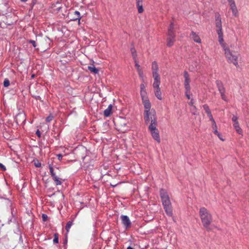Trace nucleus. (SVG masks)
Here are the masks:
<instances>
[{"instance_id": "nucleus-7", "label": "nucleus", "mask_w": 249, "mask_h": 249, "mask_svg": "<svg viewBox=\"0 0 249 249\" xmlns=\"http://www.w3.org/2000/svg\"><path fill=\"white\" fill-rule=\"evenodd\" d=\"M49 168L50 174L56 185H61L62 184V179L60 178V172H57L58 169L57 167H55V169L53 168L52 164H49Z\"/></svg>"}, {"instance_id": "nucleus-10", "label": "nucleus", "mask_w": 249, "mask_h": 249, "mask_svg": "<svg viewBox=\"0 0 249 249\" xmlns=\"http://www.w3.org/2000/svg\"><path fill=\"white\" fill-rule=\"evenodd\" d=\"M142 104L143 105L144 107V112H146V111L147 112L150 111V110H152L153 109H151V103L147 97V96H143L142 97Z\"/></svg>"}, {"instance_id": "nucleus-29", "label": "nucleus", "mask_w": 249, "mask_h": 249, "mask_svg": "<svg viewBox=\"0 0 249 249\" xmlns=\"http://www.w3.org/2000/svg\"><path fill=\"white\" fill-rule=\"evenodd\" d=\"M212 127L213 129V133L216 135H219V132H218L217 129L216 124H215V125H212Z\"/></svg>"}, {"instance_id": "nucleus-13", "label": "nucleus", "mask_w": 249, "mask_h": 249, "mask_svg": "<svg viewBox=\"0 0 249 249\" xmlns=\"http://www.w3.org/2000/svg\"><path fill=\"white\" fill-rule=\"evenodd\" d=\"M184 85L185 89L189 90V89H191V87H190V85L191 79H190V75H189L188 72L186 71H185L184 72Z\"/></svg>"}, {"instance_id": "nucleus-6", "label": "nucleus", "mask_w": 249, "mask_h": 249, "mask_svg": "<svg viewBox=\"0 0 249 249\" xmlns=\"http://www.w3.org/2000/svg\"><path fill=\"white\" fill-rule=\"evenodd\" d=\"M215 26L216 28V32L218 36V41L220 44H222L224 42L223 33L222 28L221 18L219 13H216L215 15Z\"/></svg>"}, {"instance_id": "nucleus-44", "label": "nucleus", "mask_w": 249, "mask_h": 249, "mask_svg": "<svg viewBox=\"0 0 249 249\" xmlns=\"http://www.w3.org/2000/svg\"><path fill=\"white\" fill-rule=\"evenodd\" d=\"M134 249V248H132V247H130V246H129V247H128L127 248V249Z\"/></svg>"}, {"instance_id": "nucleus-9", "label": "nucleus", "mask_w": 249, "mask_h": 249, "mask_svg": "<svg viewBox=\"0 0 249 249\" xmlns=\"http://www.w3.org/2000/svg\"><path fill=\"white\" fill-rule=\"evenodd\" d=\"M158 124L156 125H149L148 129L150 131L153 138L158 143L160 142V137L159 132L158 129L157 128Z\"/></svg>"}, {"instance_id": "nucleus-18", "label": "nucleus", "mask_w": 249, "mask_h": 249, "mask_svg": "<svg viewBox=\"0 0 249 249\" xmlns=\"http://www.w3.org/2000/svg\"><path fill=\"white\" fill-rule=\"evenodd\" d=\"M112 106L109 105L107 108L104 111V115L105 117H109L112 114Z\"/></svg>"}, {"instance_id": "nucleus-12", "label": "nucleus", "mask_w": 249, "mask_h": 249, "mask_svg": "<svg viewBox=\"0 0 249 249\" xmlns=\"http://www.w3.org/2000/svg\"><path fill=\"white\" fill-rule=\"evenodd\" d=\"M121 219L122 223L125 229L130 228L131 226V222L129 217L126 215H122L121 216Z\"/></svg>"}, {"instance_id": "nucleus-38", "label": "nucleus", "mask_w": 249, "mask_h": 249, "mask_svg": "<svg viewBox=\"0 0 249 249\" xmlns=\"http://www.w3.org/2000/svg\"><path fill=\"white\" fill-rule=\"evenodd\" d=\"M42 218L43 221H46L47 220L48 216L46 214H42Z\"/></svg>"}, {"instance_id": "nucleus-36", "label": "nucleus", "mask_w": 249, "mask_h": 249, "mask_svg": "<svg viewBox=\"0 0 249 249\" xmlns=\"http://www.w3.org/2000/svg\"><path fill=\"white\" fill-rule=\"evenodd\" d=\"M28 42L32 44L33 45V46H34V47H35V48L36 46V43L35 41H34V40H30L28 41Z\"/></svg>"}, {"instance_id": "nucleus-27", "label": "nucleus", "mask_w": 249, "mask_h": 249, "mask_svg": "<svg viewBox=\"0 0 249 249\" xmlns=\"http://www.w3.org/2000/svg\"><path fill=\"white\" fill-rule=\"evenodd\" d=\"M10 85V81L9 80L6 78L4 79L3 81V86L5 87H8Z\"/></svg>"}, {"instance_id": "nucleus-32", "label": "nucleus", "mask_w": 249, "mask_h": 249, "mask_svg": "<svg viewBox=\"0 0 249 249\" xmlns=\"http://www.w3.org/2000/svg\"><path fill=\"white\" fill-rule=\"evenodd\" d=\"M34 165L36 167H40L41 166V164L38 160L35 161Z\"/></svg>"}, {"instance_id": "nucleus-20", "label": "nucleus", "mask_w": 249, "mask_h": 249, "mask_svg": "<svg viewBox=\"0 0 249 249\" xmlns=\"http://www.w3.org/2000/svg\"><path fill=\"white\" fill-rule=\"evenodd\" d=\"M141 89V97L143 96H147V93L145 90V86L143 84H141L140 85Z\"/></svg>"}, {"instance_id": "nucleus-42", "label": "nucleus", "mask_w": 249, "mask_h": 249, "mask_svg": "<svg viewBox=\"0 0 249 249\" xmlns=\"http://www.w3.org/2000/svg\"><path fill=\"white\" fill-rule=\"evenodd\" d=\"M229 2L230 4L232 3H235L234 0H227Z\"/></svg>"}, {"instance_id": "nucleus-28", "label": "nucleus", "mask_w": 249, "mask_h": 249, "mask_svg": "<svg viewBox=\"0 0 249 249\" xmlns=\"http://www.w3.org/2000/svg\"><path fill=\"white\" fill-rule=\"evenodd\" d=\"M190 92H191V89H189V90L185 89V95L188 99H190V98H191L190 94Z\"/></svg>"}, {"instance_id": "nucleus-23", "label": "nucleus", "mask_w": 249, "mask_h": 249, "mask_svg": "<svg viewBox=\"0 0 249 249\" xmlns=\"http://www.w3.org/2000/svg\"><path fill=\"white\" fill-rule=\"evenodd\" d=\"M208 117L209 118L210 120L212 122L213 125H215V122L213 119L211 112L207 114Z\"/></svg>"}, {"instance_id": "nucleus-35", "label": "nucleus", "mask_w": 249, "mask_h": 249, "mask_svg": "<svg viewBox=\"0 0 249 249\" xmlns=\"http://www.w3.org/2000/svg\"><path fill=\"white\" fill-rule=\"evenodd\" d=\"M194 100L193 99H191L190 102L189 103V105L190 106H191L192 107L195 108V109H196V106H195L194 105Z\"/></svg>"}, {"instance_id": "nucleus-8", "label": "nucleus", "mask_w": 249, "mask_h": 249, "mask_svg": "<svg viewBox=\"0 0 249 249\" xmlns=\"http://www.w3.org/2000/svg\"><path fill=\"white\" fill-rule=\"evenodd\" d=\"M174 25L173 22H171L168 31L167 44L168 47H171L173 45L175 42V34L174 30Z\"/></svg>"}, {"instance_id": "nucleus-24", "label": "nucleus", "mask_w": 249, "mask_h": 249, "mask_svg": "<svg viewBox=\"0 0 249 249\" xmlns=\"http://www.w3.org/2000/svg\"><path fill=\"white\" fill-rule=\"evenodd\" d=\"M131 51L132 53V55L134 60L136 59L137 57V53L136 50L134 48L131 49Z\"/></svg>"}, {"instance_id": "nucleus-21", "label": "nucleus", "mask_w": 249, "mask_h": 249, "mask_svg": "<svg viewBox=\"0 0 249 249\" xmlns=\"http://www.w3.org/2000/svg\"><path fill=\"white\" fill-rule=\"evenodd\" d=\"M88 70L95 74L98 73L99 72L98 69L95 68L93 65L88 66Z\"/></svg>"}, {"instance_id": "nucleus-34", "label": "nucleus", "mask_w": 249, "mask_h": 249, "mask_svg": "<svg viewBox=\"0 0 249 249\" xmlns=\"http://www.w3.org/2000/svg\"><path fill=\"white\" fill-rule=\"evenodd\" d=\"M220 95H221V98L223 100L226 101H227V97L225 94V92L220 93Z\"/></svg>"}, {"instance_id": "nucleus-11", "label": "nucleus", "mask_w": 249, "mask_h": 249, "mask_svg": "<svg viewBox=\"0 0 249 249\" xmlns=\"http://www.w3.org/2000/svg\"><path fill=\"white\" fill-rule=\"evenodd\" d=\"M232 121L233 122V126L237 133L239 134L242 135L243 131L242 129L239 126V122L238 121V117L236 116L233 115L232 118Z\"/></svg>"}, {"instance_id": "nucleus-26", "label": "nucleus", "mask_w": 249, "mask_h": 249, "mask_svg": "<svg viewBox=\"0 0 249 249\" xmlns=\"http://www.w3.org/2000/svg\"><path fill=\"white\" fill-rule=\"evenodd\" d=\"M203 108L205 110L206 113H207V114L208 113H210V112H211L209 107V106L207 105H203Z\"/></svg>"}, {"instance_id": "nucleus-3", "label": "nucleus", "mask_w": 249, "mask_h": 249, "mask_svg": "<svg viewBox=\"0 0 249 249\" xmlns=\"http://www.w3.org/2000/svg\"><path fill=\"white\" fill-rule=\"evenodd\" d=\"M224 50L225 57L228 63H232L236 67L238 66V58L239 54L235 51H231L230 49L226 46V44L222 42L220 44Z\"/></svg>"}, {"instance_id": "nucleus-37", "label": "nucleus", "mask_w": 249, "mask_h": 249, "mask_svg": "<svg viewBox=\"0 0 249 249\" xmlns=\"http://www.w3.org/2000/svg\"><path fill=\"white\" fill-rule=\"evenodd\" d=\"M134 60L135 62V67L137 68V70H138L141 69V68H140V66L139 65V64L137 62L136 59Z\"/></svg>"}, {"instance_id": "nucleus-4", "label": "nucleus", "mask_w": 249, "mask_h": 249, "mask_svg": "<svg viewBox=\"0 0 249 249\" xmlns=\"http://www.w3.org/2000/svg\"><path fill=\"white\" fill-rule=\"evenodd\" d=\"M160 196L166 214L168 216H171L173 214L171 203L166 190L163 189H161L160 190Z\"/></svg>"}, {"instance_id": "nucleus-19", "label": "nucleus", "mask_w": 249, "mask_h": 249, "mask_svg": "<svg viewBox=\"0 0 249 249\" xmlns=\"http://www.w3.org/2000/svg\"><path fill=\"white\" fill-rule=\"evenodd\" d=\"M80 19L81 17L80 12L77 11H75L72 15V18L71 20L73 21H76L78 20L79 22Z\"/></svg>"}, {"instance_id": "nucleus-45", "label": "nucleus", "mask_w": 249, "mask_h": 249, "mask_svg": "<svg viewBox=\"0 0 249 249\" xmlns=\"http://www.w3.org/2000/svg\"><path fill=\"white\" fill-rule=\"evenodd\" d=\"M27 0H21V1H23V2H25Z\"/></svg>"}, {"instance_id": "nucleus-30", "label": "nucleus", "mask_w": 249, "mask_h": 249, "mask_svg": "<svg viewBox=\"0 0 249 249\" xmlns=\"http://www.w3.org/2000/svg\"><path fill=\"white\" fill-rule=\"evenodd\" d=\"M137 71L138 72L139 76L142 79L143 74V71H142V69H141L138 70H137Z\"/></svg>"}, {"instance_id": "nucleus-31", "label": "nucleus", "mask_w": 249, "mask_h": 249, "mask_svg": "<svg viewBox=\"0 0 249 249\" xmlns=\"http://www.w3.org/2000/svg\"><path fill=\"white\" fill-rule=\"evenodd\" d=\"M53 115H49V116H48L46 118V121L47 122H51V121L53 120Z\"/></svg>"}, {"instance_id": "nucleus-1", "label": "nucleus", "mask_w": 249, "mask_h": 249, "mask_svg": "<svg viewBox=\"0 0 249 249\" xmlns=\"http://www.w3.org/2000/svg\"><path fill=\"white\" fill-rule=\"evenodd\" d=\"M152 76L154 79L153 87L155 96L159 100L162 99L160 85V78L159 73V67L157 63L154 61L152 64Z\"/></svg>"}, {"instance_id": "nucleus-25", "label": "nucleus", "mask_w": 249, "mask_h": 249, "mask_svg": "<svg viewBox=\"0 0 249 249\" xmlns=\"http://www.w3.org/2000/svg\"><path fill=\"white\" fill-rule=\"evenodd\" d=\"M59 239H58V234L57 233H54V239L53 240V243L57 244L58 243Z\"/></svg>"}, {"instance_id": "nucleus-40", "label": "nucleus", "mask_w": 249, "mask_h": 249, "mask_svg": "<svg viewBox=\"0 0 249 249\" xmlns=\"http://www.w3.org/2000/svg\"><path fill=\"white\" fill-rule=\"evenodd\" d=\"M36 134L39 138L41 137V132L38 129L36 131Z\"/></svg>"}, {"instance_id": "nucleus-2", "label": "nucleus", "mask_w": 249, "mask_h": 249, "mask_svg": "<svg viewBox=\"0 0 249 249\" xmlns=\"http://www.w3.org/2000/svg\"><path fill=\"white\" fill-rule=\"evenodd\" d=\"M199 213L203 227L207 230V231H211V229L210 228V225L213 221L212 214L205 207L200 208Z\"/></svg>"}, {"instance_id": "nucleus-14", "label": "nucleus", "mask_w": 249, "mask_h": 249, "mask_svg": "<svg viewBox=\"0 0 249 249\" xmlns=\"http://www.w3.org/2000/svg\"><path fill=\"white\" fill-rule=\"evenodd\" d=\"M136 2L138 13H142L143 12L142 0H136Z\"/></svg>"}, {"instance_id": "nucleus-17", "label": "nucleus", "mask_w": 249, "mask_h": 249, "mask_svg": "<svg viewBox=\"0 0 249 249\" xmlns=\"http://www.w3.org/2000/svg\"><path fill=\"white\" fill-rule=\"evenodd\" d=\"M231 9V10L233 15L234 17H237L238 16V12L235 3H232L230 5Z\"/></svg>"}, {"instance_id": "nucleus-15", "label": "nucleus", "mask_w": 249, "mask_h": 249, "mask_svg": "<svg viewBox=\"0 0 249 249\" xmlns=\"http://www.w3.org/2000/svg\"><path fill=\"white\" fill-rule=\"evenodd\" d=\"M190 36L195 42L198 43H200L201 42V40L199 36L194 32H192Z\"/></svg>"}, {"instance_id": "nucleus-33", "label": "nucleus", "mask_w": 249, "mask_h": 249, "mask_svg": "<svg viewBox=\"0 0 249 249\" xmlns=\"http://www.w3.org/2000/svg\"><path fill=\"white\" fill-rule=\"evenodd\" d=\"M220 95H221V98L223 100L226 101H227V97L225 94V92L220 93Z\"/></svg>"}, {"instance_id": "nucleus-43", "label": "nucleus", "mask_w": 249, "mask_h": 249, "mask_svg": "<svg viewBox=\"0 0 249 249\" xmlns=\"http://www.w3.org/2000/svg\"><path fill=\"white\" fill-rule=\"evenodd\" d=\"M217 136L218 137V138H219L220 140H221L222 141H223V140L221 138V135H220V134L219 133V135H217Z\"/></svg>"}, {"instance_id": "nucleus-39", "label": "nucleus", "mask_w": 249, "mask_h": 249, "mask_svg": "<svg viewBox=\"0 0 249 249\" xmlns=\"http://www.w3.org/2000/svg\"><path fill=\"white\" fill-rule=\"evenodd\" d=\"M0 168L3 170L5 171L6 170V167L4 165H3L2 163H0Z\"/></svg>"}, {"instance_id": "nucleus-46", "label": "nucleus", "mask_w": 249, "mask_h": 249, "mask_svg": "<svg viewBox=\"0 0 249 249\" xmlns=\"http://www.w3.org/2000/svg\"><path fill=\"white\" fill-rule=\"evenodd\" d=\"M196 109H196H195V108H193V110L195 111Z\"/></svg>"}, {"instance_id": "nucleus-41", "label": "nucleus", "mask_w": 249, "mask_h": 249, "mask_svg": "<svg viewBox=\"0 0 249 249\" xmlns=\"http://www.w3.org/2000/svg\"><path fill=\"white\" fill-rule=\"evenodd\" d=\"M57 157H58V160H62V157H63V156L61 155V154H58L57 155Z\"/></svg>"}, {"instance_id": "nucleus-5", "label": "nucleus", "mask_w": 249, "mask_h": 249, "mask_svg": "<svg viewBox=\"0 0 249 249\" xmlns=\"http://www.w3.org/2000/svg\"><path fill=\"white\" fill-rule=\"evenodd\" d=\"M143 118L146 124H150V125L158 124L156 112L155 109L143 112Z\"/></svg>"}, {"instance_id": "nucleus-16", "label": "nucleus", "mask_w": 249, "mask_h": 249, "mask_svg": "<svg viewBox=\"0 0 249 249\" xmlns=\"http://www.w3.org/2000/svg\"><path fill=\"white\" fill-rule=\"evenodd\" d=\"M216 84L220 93L225 92V88L224 87L223 84L221 81L217 80L216 81Z\"/></svg>"}, {"instance_id": "nucleus-22", "label": "nucleus", "mask_w": 249, "mask_h": 249, "mask_svg": "<svg viewBox=\"0 0 249 249\" xmlns=\"http://www.w3.org/2000/svg\"><path fill=\"white\" fill-rule=\"evenodd\" d=\"M72 224H73L72 221H70L67 223V225L65 227V229L67 231V232H68L69 231L70 229L71 228Z\"/></svg>"}]
</instances>
